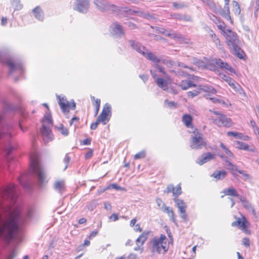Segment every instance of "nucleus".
I'll list each match as a JSON object with an SVG mask.
<instances>
[{"label": "nucleus", "mask_w": 259, "mask_h": 259, "mask_svg": "<svg viewBox=\"0 0 259 259\" xmlns=\"http://www.w3.org/2000/svg\"><path fill=\"white\" fill-rule=\"evenodd\" d=\"M21 208L17 205L11 206L8 209V217L3 220L0 215V237L10 241L17 235L18 229V220Z\"/></svg>", "instance_id": "f257e3e1"}, {"label": "nucleus", "mask_w": 259, "mask_h": 259, "mask_svg": "<svg viewBox=\"0 0 259 259\" xmlns=\"http://www.w3.org/2000/svg\"><path fill=\"white\" fill-rule=\"evenodd\" d=\"M30 167L31 172L37 177L40 186H43L48 183L46 172L39 161L38 153L31 152L30 155Z\"/></svg>", "instance_id": "f03ea898"}, {"label": "nucleus", "mask_w": 259, "mask_h": 259, "mask_svg": "<svg viewBox=\"0 0 259 259\" xmlns=\"http://www.w3.org/2000/svg\"><path fill=\"white\" fill-rule=\"evenodd\" d=\"M152 251L159 254H164L168 249L169 242L164 234H161L159 237H154L151 242Z\"/></svg>", "instance_id": "7ed1b4c3"}, {"label": "nucleus", "mask_w": 259, "mask_h": 259, "mask_svg": "<svg viewBox=\"0 0 259 259\" xmlns=\"http://www.w3.org/2000/svg\"><path fill=\"white\" fill-rule=\"evenodd\" d=\"M190 140V147L193 149H200L207 146V143L203 138L202 134L197 128H194Z\"/></svg>", "instance_id": "20e7f679"}, {"label": "nucleus", "mask_w": 259, "mask_h": 259, "mask_svg": "<svg viewBox=\"0 0 259 259\" xmlns=\"http://www.w3.org/2000/svg\"><path fill=\"white\" fill-rule=\"evenodd\" d=\"M210 111L218 116V118L213 119L212 122L218 127H230L233 125L232 119L227 115L217 111L210 110Z\"/></svg>", "instance_id": "39448f33"}, {"label": "nucleus", "mask_w": 259, "mask_h": 259, "mask_svg": "<svg viewBox=\"0 0 259 259\" xmlns=\"http://www.w3.org/2000/svg\"><path fill=\"white\" fill-rule=\"evenodd\" d=\"M94 4L100 10L103 12L114 13L120 10L117 6L110 3L106 0H95Z\"/></svg>", "instance_id": "423d86ee"}, {"label": "nucleus", "mask_w": 259, "mask_h": 259, "mask_svg": "<svg viewBox=\"0 0 259 259\" xmlns=\"http://www.w3.org/2000/svg\"><path fill=\"white\" fill-rule=\"evenodd\" d=\"M232 226L237 227L242 230L245 234L250 235L251 231L249 229L250 223L246 218L242 216L241 218H238L236 220L231 224Z\"/></svg>", "instance_id": "0eeeda50"}, {"label": "nucleus", "mask_w": 259, "mask_h": 259, "mask_svg": "<svg viewBox=\"0 0 259 259\" xmlns=\"http://www.w3.org/2000/svg\"><path fill=\"white\" fill-rule=\"evenodd\" d=\"M111 116V107L110 104L106 103L104 105L102 112L98 116V121L105 125L109 121Z\"/></svg>", "instance_id": "6e6552de"}, {"label": "nucleus", "mask_w": 259, "mask_h": 259, "mask_svg": "<svg viewBox=\"0 0 259 259\" xmlns=\"http://www.w3.org/2000/svg\"><path fill=\"white\" fill-rule=\"evenodd\" d=\"M57 98L58 100V104L62 111L65 112H69L70 109L74 110L76 107L75 103L73 101L69 102L66 98L57 96Z\"/></svg>", "instance_id": "1a4fd4ad"}, {"label": "nucleus", "mask_w": 259, "mask_h": 259, "mask_svg": "<svg viewBox=\"0 0 259 259\" xmlns=\"http://www.w3.org/2000/svg\"><path fill=\"white\" fill-rule=\"evenodd\" d=\"M226 42L228 47L233 48L238 45L239 40L237 34L230 29H227L226 34L224 35Z\"/></svg>", "instance_id": "9d476101"}, {"label": "nucleus", "mask_w": 259, "mask_h": 259, "mask_svg": "<svg viewBox=\"0 0 259 259\" xmlns=\"http://www.w3.org/2000/svg\"><path fill=\"white\" fill-rule=\"evenodd\" d=\"M191 80L185 79L182 80L178 86L183 90H186L189 88L196 87L195 82L199 80V77L196 76H192L190 78Z\"/></svg>", "instance_id": "9b49d317"}, {"label": "nucleus", "mask_w": 259, "mask_h": 259, "mask_svg": "<svg viewBox=\"0 0 259 259\" xmlns=\"http://www.w3.org/2000/svg\"><path fill=\"white\" fill-rule=\"evenodd\" d=\"M210 64L215 65L221 69H226L231 73H236V71L233 68L230 66L227 62H224L220 58L212 59Z\"/></svg>", "instance_id": "f8f14e48"}, {"label": "nucleus", "mask_w": 259, "mask_h": 259, "mask_svg": "<svg viewBox=\"0 0 259 259\" xmlns=\"http://www.w3.org/2000/svg\"><path fill=\"white\" fill-rule=\"evenodd\" d=\"M149 232L144 231L138 237L136 240V244L137 247L135 248V250H140L142 252L143 250V245L144 243L146 241L149 237Z\"/></svg>", "instance_id": "ddd939ff"}, {"label": "nucleus", "mask_w": 259, "mask_h": 259, "mask_svg": "<svg viewBox=\"0 0 259 259\" xmlns=\"http://www.w3.org/2000/svg\"><path fill=\"white\" fill-rule=\"evenodd\" d=\"M41 133L42 138L45 143H48L53 139V134L50 125H47L42 123V127L41 128Z\"/></svg>", "instance_id": "4468645a"}, {"label": "nucleus", "mask_w": 259, "mask_h": 259, "mask_svg": "<svg viewBox=\"0 0 259 259\" xmlns=\"http://www.w3.org/2000/svg\"><path fill=\"white\" fill-rule=\"evenodd\" d=\"M15 191V187L14 184H11L3 188V196L11 198L12 200L14 199Z\"/></svg>", "instance_id": "2eb2a0df"}, {"label": "nucleus", "mask_w": 259, "mask_h": 259, "mask_svg": "<svg viewBox=\"0 0 259 259\" xmlns=\"http://www.w3.org/2000/svg\"><path fill=\"white\" fill-rule=\"evenodd\" d=\"M88 0H76L74 10L81 13L87 11L89 8Z\"/></svg>", "instance_id": "dca6fc26"}, {"label": "nucleus", "mask_w": 259, "mask_h": 259, "mask_svg": "<svg viewBox=\"0 0 259 259\" xmlns=\"http://www.w3.org/2000/svg\"><path fill=\"white\" fill-rule=\"evenodd\" d=\"M164 192L166 193L172 192L175 197H178L182 193L181 184L178 185L176 188L172 184L168 185L164 190Z\"/></svg>", "instance_id": "f3484780"}, {"label": "nucleus", "mask_w": 259, "mask_h": 259, "mask_svg": "<svg viewBox=\"0 0 259 259\" xmlns=\"http://www.w3.org/2000/svg\"><path fill=\"white\" fill-rule=\"evenodd\" d=\"M228 169L230 170V172L233 175L235 176L236 172H238V173L242 174L243 176H244L247 179H249L250 178V175L246 172H245L243 170H239L237 168V166L235 165H234L230 161H228Z\"/></svg>", "instance_id": "a211bd4d"}, {"label": "nucleus", "mask_w": 259, "mask_h": 259, "mask_svg": "<svg viewBox=\"0 0 259 259\" xmlns=\"http://www.w3.org/2000/svg\"><path fill=\"white\" fill-rule=\"evenodd\" d=\"M235 92L245 97L246 96L245 92L242 88L241 85L234 79L229 84Z\"/></svg>", "instance_id": "6ab92c4d"}, {"label": "nucleus", "mask_w": 259, "mask_h": 259, "mask_svg": "<svg viewBox=\"0 0 259 259\" xmlns=\"http://www.w3.org/2000/svg\"><path fill=\"white\" fill-rule=\"evenodd\" d=\"M182 121L187 127H191L194 130L195 128L193 125V117L187 114L183 115Z\"/></svg>", "instance_id": "aec40b11"}, {"label": "nucleus", "mask_w": 259, "mask_h": 259, "mask_svg": "<svg viewBox=\"0 0 259 259\" xmlns=\"http://www.w3.org/2000/svg\"><path fill=\"white\" fill-rule=\"evenodd\" d=\"M227 135L229 137H236L244 140H249L250 139L249 136L243 135L242 133L236 132H228Z\"/></svg>", "instance_id": "412c9836"}, {"label": "nucleus", "mask_w": 259, "mask_h": 259, "mask_svg": "<svg viewBox=\"0 0 259 259\" xmlns=\"http://www.w3.org/2000/svg\"><path fill=\"white\" fill-rule=\"evenodd\" d=\"M111 29L112 31L116 34L119 35H122L124 34L122 26L117 22L114 23L111 25Z\"/></svg>", "instance_id": "4be33fe9"}, {"label": "nucleus", "mask_w": 259, "mask_h": 259, "mask_svg": "<svg viewBox=\"0 0 259 259\" xmlns=\"http://www.w3.org/2000/svg\"><path fill=\"white\" fill-rule=\"evenodd\" d=\"M174 200L176 204V206L179 208L180 212H185L187 206L183 200L180 199H178L177 197H175Z\"/></svg>", "instance_id": "5701e85b"}, {"label": "nucleus", "mask_w": 259, "mask_h": 259, "mask_svg": "<svg viewBox=\"0 0 259 259\" xmlns=\"http://www.w3.org/2000/svg\"><path fill=\"white\" fill-rule=\"evenodd\" d=\"M199 90L201 92H203L209 94H215L217 91L212 87L210 85H199Z\"/></svg>", "instance_id": "b1692460"}, {"label": "nucleus", "mask_w": 259, "mask_h": 259, "mask_svg": "<svg viewBox=\"0 0 259 259\" xmlns=\"http://www.w3.org/2000/svg\"><path fill=\"white\" fill-rule=\"evenodd\" d=\"M162 211L167 213L168 216L170 218V220L172 222H176V216L175 214V212L173 209L171 207L166 206L165 207H164V209Z\"/></svg>", "instance_id": "393cba45"}, {"label": "nucleus", "mask_w": 259, "mask_h": 259, "mask_svg": "<svg viewBox=\"0 0 259 259\" xmlns=\"http://www.w3.org/2000/svg\"><path fill=\"white\" fill-rule=\"evenodd\" d=\"M214 154L208 152L206 153V154L203 157V158H202L197 162V163L201 165L207 162V161L214 159Z\"/></svg>", "instance_id": "a878e982"}, {"label": "nucleus", "mask_w": 259, "mask_h": 259, "mask_svg": "<svg viewBox=\"0 0 259 259\" xmlns=\"http://www.w3.org/2000/svg\"><path fill=\"white\" fill-rule=\"evenodd\" d=\"M32 12L34 17L39 21H42L44 19V13L40 7L37 6L33 9Z\"/></svg>", "instance_id": "bb28decb"}, {"label": "nucleus", "mask_w": 259, "mask_h": 259, "mask_svg": "<svg viewBox=\"0 0 259 259\" xmlns=\"http://www.w3.org/2000/svg\"><path fill=\"white\" fill-rule=\"evenodd\" d=\"M130 42L134 49L143 55H145V52L144 51V50H145V47L141 46L139 43L136 42L133 40H130Z\"/></svg>", "instance_id": "cd10ccee"}, {"label": "nucleus", "mask_w": 259, "mask_h": 259, "mask_svg": "<svg viewBox=\"0 0 259 259\" xmlns=\"http://www.w3.org/2000/svg\"><path fill=\"white\" fill-rule=\"evenodd\" d=\"M227 172L224 170L215 171L212 175L211 177L217 180H219L223 179L226 177Z\"/></svg>", "instance_id": "c85d7f7f"}, {"label": "nucleus", "mask_w": 259, "mask_h": 259, "mask_svg": "<svg viewBox=\"0 0 259 259\" xmlns=\"http://www.w3.org/2000/svg\"><path fill=\"white\" fill-rule=\"evenodd\" d=\"M235 52V55L240 59H244L246 56L244 51L239 47L238 45L232 48Z\"/></svg>", "instance_id": "c756f323"}, {"label": "nucleus", "mask_w": 259, "mask_h": 259, "mask_svg": "<svg viewBox=\"0 0 259 259\" xmlns=\"http://www.w3.org/2000/svg\"><path fill=\"white\" fill-rule=\"evenodd\" d=\"M91 99L93 105L95 107V116H96L98 114L100 110L101 100L100 99H96L94 96H91Z\"/></svg>", "instance_id": "7c9ffc66"}, {"label": "nucleus", "mask_w": 259, "mask_h": 259, "mask_svg": "<svg viewBox=\"0 0 259 259\" xmlns=\"http://www.w3.org/2000/svg\"><path fill=\"white\" fill-rule=\"evenodd\" d=\"M236 144L238 145L237 148L240 150H247L251 152L255 151L254 149H250L249 145L245 143L240 141H236Z\"/></svg>", "instance_id": "2f4dec72"}, {"label": "nucleus", "mask_w": 259, "mask_h": 259, "mask_svg": "<svg viewBox=\"0 0 259 259\" xmlns=\"http://www.w3.org/2000/svg\"><path fill=\"white\" fill-rule=\"evenodd\" d=\"M155 82L159 88H162L164 90L167 89V81L163 78H157L155 79Z\"/></svg>", "instance_id": "473e14b6"}, {"label": "nucleus", "mask_w": 259, "mask_h": 259, "mask_svg": "<svg viewBox=\"0 0 259 259\" xmlns=\"http://www.w3.org/2000/svg\"><path fill=\"white\" fill-rule=\"evenodd\" d=\"M223 192L225 195H229L234 197H237L238 196L236 190L233 187L225 189Z\"/></svg>", "instance_id": "72a5a7b5"}, {"label": "nucleus", "mask_w": 259, "mask_h": 259, "mask_svg": "<svg viewBox=\"0 0 259 259\" xmlns=\"http://www.w3.org/2000/svg\"><path fill=\"white\" fill-rule=\"evenodd\" d=\"M147 58L154 62L158 63L160 62V60L158 59L154 54L151 52H145V55Z\"/></svg>", "instance_id": "f704fd0d"}, {"label": "nucleus", "mask_w": 259, "mask_h": 259, "mask_svg": "<svg viewBox=\"0 0 259 259\" xmlns=\"http://www.w3.org/2000/svg\"><path fill=\"white\" fill-rule=\"evenodd\" d=\"M166 35L170 37L172 39H175V40H184V37L182 36V35L179 33H177L176 32L174 33H167L166 34Z\"/></svg>", "instance_id": "c9c22d12"}, {"label": "nucleus", "mask_w": 259, "mask_h": 259, "mask_svg": "<svg viewBox=\"0 0 259 259\" xmlns=\"http://www.w3.org/2000/svg\"><path fill=\"white\" fill-rule=\"evenodd\" d=\"M54 188L56 190L62 191L65 189L64 182L63 181H58L54 184Z\"/></svg>", "instance_id": "e433bc0d"}, {"label": "nucleus", "mask_w": 259, "mask_h": 259, "mask_svg": "<svg viewBox=\"0 0 259 259\" xmlns=\"http://www.w3.org/2000/svg\"><path fill=\"white\" fill-rule=\"evenodd\" d=\"M220 146L228 156L231 158L234 157L233 153L223 143H221Z\"/></svg>", "instance_id": "4c0bfd02"}, {"label": "nucleus", "mask_w": 259, "mask_h": 259, "mask_svg": "<svg viewBox=\"0 0 259 259\" xmlns=\"http://www.w3.org/2000/svg\"><path fill=\"white\" fill-rule=\"evenodd\" d=\"M201 93V90H199V86L195 90L189 91L187 92V96L190 98H193L198 95Z\"/></svg>", "instance_id": "58836bf2"}, {"label": "nucleus", "mask_w": 259, "mask_h": 259, "mask_svg": "<svg viewBox=\"0 0 259 259\" xmlns=\"http://www.w3.org/2000/svg\"><path fill=\"white\" fill-rule=\"evenodd\" d=\"M43 123H47L48 125L51 126L52 125L53 121L52 119L51 115L50 114H47L45 116L44 118L42 120Z\"/></svg>", "instance_id": "ea45409f"}, {"label": "nucleus", "mask_w": 259, "mask_h": 259, "mask_svg": "<svg viewBox=\"0 0 259 259\" xmlns=\"http://www.w3.org/2000/svg\"><path fill=\"white\" fill-rule=\"evenodd\" d=\"M7 63L10 68V72H13V71L18 69L20 67L18 65L15 64L14 63L11 61H8Z\"/></svg>", "instance_id": "a19ab883"}, {"label": "nucleus", "mask_w": 259, "mask_h": 259, "mask_svg": "<svg viewBox=\"0 0 259 259\" xmlns=\"http://www.w3.org/2000/svg\"><path fill=\"white\" fill-rule=\"evenodd\" d=\"M219 75L220 76L221 78H222L224 81L227 82L228 84H229L231 83V82L233 80V79L232 78L226 75L224 73H220L219 74Z\"/></svg>", "instance_id": "79ce46f5"}, {"label": "nucleus", "mask_w": 259, "mask_h": 259, "mask_svg": "<svg viewBox=\"0 0 259 259\" xmlns=\"http://www.w3.org/2000/svg\"><path fill=\"white\" fill-rule=\"evenodd\" d=\"M58 131L64 136H67L69 131L67 128L65 127L63 125H61L60 126L58 127Z\"/></svg>", "instance_id": "37998d69"}, {"label": "nucleus", "mask_w": 259, "mask_h": 259, "mask_svg": "<svg viewBox=\"0 0 259 259\" xmlns=\"http://www.w3.org/2000/svg\"><path fill=\"white\" fill-rule=\"evenodd\" d=\"M156 202L157 203L158 207L161 210H163L164 209V207H165L166 206V205L162 201V200L160 198H157L156 200Z\"/></svg>", "instance_id": "c03bdc74"}, {"label": "nucleus", "mask_w": 259, "mask_h": 259, "mask_svg": "<svg viewBox=\"0 0 259 259\" xmlns=\"http://www.w3.org/2000/svg\"><path fill=\"white\" fill-rule=\"evenodd\" d=\"M225 3V8L226 9V10L227 11V18L231 19V16L230 15V10H229V3L230 0H224Z\"/></svg>", "instance_id": "a18cd8bd"}, {"label": "nucleus", "mask_w": 259, "mask_h": 259, "mask_svg": "<svg viewBox=\"0 0 259 259\" xmlns=\"http://www.w3.org/2000/svg\"><path fill=\"white\" fill-rule=\"evenodd\" d=\"M146 153L144 151H142L137 154H136L134 156V159H139L143 158L145 157Z\"/></svg>", "instance_id": "49530a36"}, {"label": "nucleus", "mask_w": 259, "mask_h": 259, "mask_svg": "<svg viewBox=\"0 0 259 259\" xmlns=\"http://www.w3.org/2000/svg\"><path fill=\"white\" fill-rule=\"evenodd\" d=\"M207 99H209V100L211 101L214 103H220V104H224V102L221 101L220 99H218L216 97H213V98H207Z\"/></svg>", "instance_id": "de8ad7c7"}, {"label": "nucleus", "mask_w": 259, "mask_h": 259, "mask_svg": "<svg viewBox=\"0 0 259 259\" xmlns=\"http://www.w3.org/2000/svg\"><path fill=\"white\" fill-rule=\"evenodd\" d=\"M242 244L246 247L250 246V240L248 238L245 237L242 239Z\"/></svg>", "instance_id": "09e8293b"}, {"label": "nucleus", "mask_w": 259, "mask_h": 259, "mask_svg": "<svg viewBox=\"0 0 259 259\" xmlns=\"http://www.w3.org/2000/svg\"><path fill=\"white\" fill-rule=\"evenodd\" d=\"M163 63L165 64L169 68L172 67L174 65V62L170 60H163Z\"/></svg>", "instance_id": "8fccbe9b"}, {"label": "nucleus", "mask_w": 259, "mask_h": 259, "mask_svg": "<svg viewBox=\"0 0 259 259\" xmlns=\"http://www.w3.org/2000/svg\"><path fill=\"white\" fill-rule=\"evenodd\" d=\"M93 154V150L92 149H90L84 155V157L85 159L90 158Z\"/></svg>", "instance_id": "3c124183"}, {"label": "nucleus", "mask_w": 259, "mask_h": 259, "mask_svg": "<svg viewBox=\"0 0 259 259\" xmlns=\"http://www.w3.org/2000/svg\"><path fill=\"white\" fill-rule=\"evenodd\" d=\"M196 247L197 245H195L193 247V248H192L191 254L189 256H187V258L190 259L191 257H193L195 255Z\"/></svg>", "instance_id": "603ef678"}, {"label": "nucleus", "mask_w": 259, "mask_h": 259, "mask_svg": "<svg viewBox=\"0 0 259 259\" xmlns=\"http://www.w3.org/2000/svg\"><path fill=\"white\" fill-rule=\"evenodd\" d=\"M91 143V139L87 138L84 139L81 143V145H90Z\"/></svg>", "instance_id": "864d4df0"}, {"label": "nucleus", "mask_w": 259, "mask_h": 259, "mask_svg": "<svg viewBox=\"0 0 259 259\" xmlns=\"http://www.w3.org/2000/svg\"><path fill=\"white\" fill-rule=\"evenodd\" d=\"M99 123H100V122L99 121H98V119H97L95 122H93L91 124V128L92 130H96L97 128L98 125Z\"/></svg>", "instance_id": "5fc2aeb1"}, {"label": "nucleus", "mask_w": 259, "mask_h": 259, "mask_svg": "<svg viewBox=\"0 0 259 259\" xmlns=\"http://www.w3.org/2000/svg\"><path fill=\"white\" fill-rule=\"evenodd\" d=\"M118 215L116 213H113L109 218V219L112 221H116L118 220Z\"/></svg>", "instance_id": "6e6d98bb"}, {"label": "nucleus", "mask_w": 259, "mask_h": 259, "mask_svg": "<svg viewBox=\"0 0 259 259\" xmlns=\"http://www.w3.org/2000/svg\"><path fill=\"white\" fill-rule=\"evenodd\" d=\"M98 231L97 230L92 231L89 236V239H91L95 237L98 234Z\"/></svg>", "instance_id": "4d7b16f0"}, {"label": "nucleus", "mask_w": 259, "mask_h": 259, "mask_svg": "<svg viewBox=\"0 0 259 259\" xmlns=\"http://www.w3.org/2000/svg\"><path fill=\"white\" fill-rule=\"evenodd\" d=\"M165 228H166V232L169 238H170L171 242L172 243L173 239H172V236L171 235L170 229L167 227H165Z\"/></svg>", "instance_id": "13d9d810"}, {"label": "nucleus", "mask_w": 259, "mask_h": 259, "mask_svg": "<svg viewBox=\"0 0 259 259\" xmlns=\"http://www.w3.org/2000/svg\"><path fill=\"white\" fill-rule=\"evenodd\" d=\"M79 118L77 117H73L71 118L70 121V125H72L74 122L78 123L79 122Z\"/></svg>", "instance_id": "bf43d9fd"}, {"label": "nucleus", "mask_w": 259, "mask_h": 259, "mask_svg": "<svg viewBox=\"0 0 259 259\" xmlns=\"http://www.w3.org/2000/svg\"><path fill=\"white\" fill-rule=\"evenodd\" d=\"M156 68L159 70V71L161 73H162L163 75H166V72L164 71L163 67H162L161 66L157 65H156Z\"/></svg>", "instance_id": "052dcab7"}, {"label": "nucleus", "mask_w": 259, "mask_h": 259, "mask_svg": "<svg viewBox=\"0 0 259 259\" xmlns=\"http://www.w3.org/2000/svg\"><path fill=\"white\" fill-rule=\"evenodd\" d=\"M218 27L219 29L222 31L224 35L226 34L227 30L225 29V26L220 25H218Z\"/></svg>", "instance_id": "680f3d73"}, {"label": "nucleus", "mask_w": 259, "mask_h": 259, "mask_svg": "<svg viewBox=\"0 0 259 259\" xmlns=\"http://www.w3.org/2000/svg\"><path fill=\"white\" fill-rule=\"evenodd\" d=\"M233 4H234V7L236 10V11L240 12V7H239V5L238 3L236 1H233Z\"/></svg>", "instance_id": "e2e57ef3"}, {"label": "nucleus", "mask_w": 259, "mask_h": 259, "mask_svg": "<svg viewBox=\"0 0 259 259\" xmlns=\"http://www.w3.org/2000/svg\"><path fill=\"white\" fill-rule=\"evenodd\" d=\"M135 231L136 232H141L142 231V228L140 227V225L139 224H137L136 226H135V228L134 229Z\"/></svg>", "instance_id": "0e129e2a"}, {"label": "nucleus", "mask_w": 259, "mask_h": 259, "mask_svg": "<svg viewBox=\"0 0 259 259\" xmlns=\"http://www.w3.org/2000/svg\"><path fill=\"white\" fill-rule=\"evenodd\" d=\"M172 6H173L174 7H175L176 8H182L184 7V5H181V4H178V3H174L172 4Z\"/></svg>", "instance_id": "69168bd1"}, {"label": "nucleus", "mask_w": 259, "mask_h": 259, "mask_svg": "<svg viewBox=\"0 0 259 259\" xmlns=\"http://www.w3.org/2000/svg\"><path fill=\"white\" fill-rule=\"evenodd\" d=\"M8 19L6 17H2L1 20V24L3 26L5 25L7 23Z\"/></svg>", "instance_id": "338daca9"}, {"label": "nucleus", "mask_w": 259, "mask_h": 259, "mask_svg": "<svg viewBox=\"0 0 259 259\" xmlns=\"http://www.w3.org/2000/svg\"><path fill=\"white\" fill-rule=\"evenodd\" d=\"M104 207L107 210H110L111 209V206L108 202L104 203Z\"/></svg>", "instance_id": "774afa93"}]
</instances>
